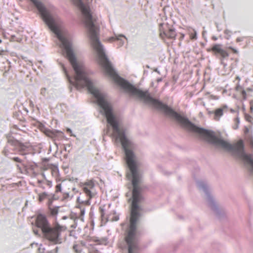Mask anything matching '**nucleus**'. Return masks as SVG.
Wrapping results in <instances>:
<instances>
[{
  "instance_id": "obj_9",
  "label": "nucleus",
  "mask_w": 253,
  "mask_h": 253,
  "mask_svg": "<svg viewBox=\"0 0 253 253\" xmlns=\"http://www.w3.org/2000/svg\"><path fill=\"white\" fill-rule=\"evenodd\" d=\"M124 40H127V38L123 34H114V36L111 37L110 41H116L119 42L120 46H123L124 44Z\"/></svg>"
},
{
  "instance_id": "obj_2",
  "label": "nucleus",
  "mask_w": 253,
  "mask_h": 253,
  "mask_svg": "<svg viewBox=\"0 0 253 253\" xmlns=\"http://www.w3.org/2000/svg\"><path fill=\"white\" fill-rule=\"evenodd\" d=\"M81 12L84 22L87 29V34L91 44L95 50L99 64L102 67L104 73L118 84H131L120 77L113 68L107 57L103 45L99 40V28L95 17L91 12L89 4L92 0H72Z\"/></svg>"
},
{
  "instance_id": "obj_14",
  "label": "nucleus",
  "mask_w": 253,
  "mask_h": 253,
  "mask_svg": "<svg viewBox=\"0 0 253 253\" xmlns=\"http://www.w3.org/2000/svg\"><path fill=\"white\" fill-rule=\"evenodd\" d=\"M41 94L44 97H45L47 94V89L46 88H42L41 90Z\"/></svg>"
},
{
  "instance_id": "obj_23",
  "label": "nucleus",
  "mask_w": 253,
  "mask_h": 253,
  "mask_svg": "<svg viewBox=\"0 0 253 253\" xmlns=\"http://www.w3.org/2000/svg\"><path fill=\"white\" fill-rule=\"evenodd\" d=\"M245 39H247V38L246 37H239L236 39V42H238L244 41Z\"/></svg>"
},
{
  "instance_id": "obj_31",
  "label": "nucleus",
  "mask_w": 253,
  "mask_h": 253,
  "mask_svg": "<svg viewBox=\"0 0 253 253\" xmlns=\"http://www.w3.org/2000/svg\"><path fill=\"white\" fill-rule=\"evenodd\" d=\"M157 81H158V82H161V81H162V79H161V78L158 79L157 80Z\"/></svg>"
},
{
  "instance_id": "obj_19",
  "label": "nucleus",
  "mask_w": 253,
  "mask_h": 253,
  "mask_svg": "<svg viewBox=\"0 0 253 253\" xmlns=\"http://www.w3.org/2000/svg\"><path fill=\"white\" fill-rule=\"evenodd\" d=\"M73 250L76 253H80V250L79 249V246L78 245H74L73 246Z\"/></svg>"
},
{
  "instance_id": "obj_29",
  "label": "nucleus",
  "mask_w": 253,
  "mask_h": 253,
  "mask_svg": "<svg viewBox=\"0 0 253 253\" xmlns=\"http://www.w3.org/2000/svg\"><path fill=\"white\" fill-rule=\"evenodd\" d=\"M67 131L69 133H71L72 132V130L70 128H67Z\"/></svg>"
},
{
  "instance_id": "obj_34",
  "label": "nucleus",
  "mask_w": 253,
  "mask_h": 253,
  "mask_svg": "<svg viewBox=\"0 0 253 253\" xmlns=\"http://www.w3.org/2000/svg\"><path fill=\"white\" fill-rule=\"evenodd\" d=\"M155 72H158V73H159V72L158 71V70H157V69H156L155 70Z\"/></svg>"
},
{
  "instance_id": "obj_3",
  "label": "nucleus",
  "mask_w": 253,
  "mask_h": 253,
  "mask_svg": "<svg viewBox=\"0 0 253 253\" xmlns=\"http://www.w3.org/2000/svg\"><path fill=\"white\" fill-rule=\"evenodd\" d=\"M36 225L42 230L43 237L54 244H59L62 242L61 233L66 230V228L56 223L51 226L46 217L40 214L36 218Z\"/></svg>"
},
{
  "instance_id": "obj_18",
  "label": "nucleus",
  "mask_w": 253,
  "mask_h": 253,
  "mask_svg": "<svg viewBox=\"0 0 253 253\" xmlns=\"http://www.w3.org/2000/svg\"><path fill=\"white\" fill-rule=\"evenodd\" d=\"M84 210H81L80 211V215L79 216V218L82 220V221H84Z\"/></svg>"
},
{
  "instance_id": "obj_12",
  "label": "nucleus",
  "mask_w": 253,
  "mask_h": 253,
  "mask_svg": "<svg viewBox=\"0 0 253 253\" xmlns=\"http://www.w3.org/2000/svg\"><path fill=\"white\" fill-rule=\"evenodd\" d=\"M50 213L52 215H55L57 214V213L58 212V209L57 208L50 209Z\"/></svg>"
},
{
  "instance_id": "obj_22",
  "label": "nucleus",
  "mask_w": 253,
  "mask_h": 253,
  "mask_svg": "<svg viewBox=\"0 0 253 253\" xmlns=\"http://www.w3.org/2000/svg\"><path fill=\"white\" fill-rule=\"evenodd\" d=\"M228 48L229 49H230L233 52V53H234L235 54H237L238 53V51L236 49H235L231 46L228 47Z\"/></svg>"
},
{
  "instance_id": "obj_36",
  "label": "nucleus",
  "mask_w": 253,
  "mask_h": 253,
  "mask_svg": "<svg viewBox=\"0 0 253 253\" xmlns=\"http://www.w3.org/2000/svg\"><path fill=\"white\" fill-rule=\"evenodd\" d=\"M34 232H35V233L36 234H38V232H37V231H36H36H34Z\"/></svg>"
},
{
  "instance_id": "obj_4",
  "label": "nucleus",
  "mask_w": 253,
  "mask_h": 253,
  "mask_svg": "<svg viewBox=\"0 0 253 253\" xmlns=\"http://www.w3.org/2000/svg\"><path fill=\"white\" fill-rule=\"evenodd\" d=\"M160 36L162 38L165 37L173 39L176 36V32L172 28H170L167 24L161 23L159 25Z\"/></svg>"
},
{
  "instance_id": "obj_20",
  "label": "nucleus",
  "mask_w": 253,
  "mask_h": 253,
  "mask_svg": "<svg viewBox=\"0 0 253 253\" xmlns=\"http://www.w3.org/2000/svg\"><path fill=\"white\" fill-rule=\"evenodd\" d=\"M59 248L56 247L54 250L48 251V253H58Z\"/></svg>"
},
{
  "instance_id": "obj_35",
  "label": "nucleus",
  "mask_w": 253,
  "mask_h": 253,
  "mask_svg": "<svg viewBox=\"0 0 253 253\" xmlns=\"http://www.w3.org/2000/svg\"><path fill=\"white\" fill-rule=\"evenodd\" d=\"M54 144L56 145V146H57V144L56 142H54Z\"/></svg>"
},
{
  "instance_id": "obj_24",
  "label": "nucleus",
  "mask_w": 253,
  "mask_h": 253,
  "mask_svg": "<svg viewBox=\"0 0 253 253\" xmlns=\"http://www.w3.org/2000/svg\"><path fill=\"white\" fill-rule=\"evenodd\" d=\"M13 160L16 162L21 163V161L18 157H14Z\"/></svg>"
},
{
  "instance_id": "obj_6",
  "label": "nucleus",
  "mask_w": 253,
  "mask_h": 253,
  "mask_svg": "<svg viewBox=\"0 0 253 253\" xmlns=\"http://www.w3.org/2000/svg\"><path fill=\"white\" fill-rule=\"evenodd\" d=\"M208 51L213 52L215 55L217 54H219L222 59L229 56L228 53L226 50L222 49L221 48V45L219 44L213 45L211 49H209Z\"/></svg>"
},
{
  "instance_id": "obj_11",
  "label": "nucleus",
  "mask_w": 253,
  "mask_h": 253,
  "mask_svg": "<svg viewBox=\"0 0 253 253\" xmlns=\"http://www.w3.org/2000/svg\"><path fill=\"white\" fill-rule=\"evenodd\" d=\"M234 121L235 122V125L233 126V128L234 129H236L238 128V126H239V122H240L239 119L238 117L235 118L234 119Z\"/></svg>"
},
{
  "instance_id": "obj_30",
  "label": "nucleus",
  "mask_w": 253,
  "mask_h": 253,
  "mask_svg": "<svg viewBox=\"0 0 253 253\" xmlns=\"http://www.w3.org/2000/svg\"><path fill=\"white\" fill-rule=\"evenodd\" d=\"M236 79L239 82L240 81V78L238 76L236 77Z\"/></svg>"
},
{
  "instance_id": "obj_26",
  "label": "nucleus",
  "mask_w": 253,
  "mask_h": 253,
  "mask_svg": "<svg viewBox=\"0 0 253 253\" xmlns=\"http://www.w3.org/2000/svg\"><path fill=\"white\" fill-rule=\"evenodd\" d=\"M69 193H65V194H64V199H67V198H69Z\"/></svg>"
},
{
  "instance_id": "obj_13",
  "label": "nucleus",
  "mask_w": 253,
  "mask_h": 253,
  "mask_svg": "<svg viewBox=\"0 0 253 253\" xmlns=\"http://www.w3.org/2000/svg\"><path fill=\"white\" fill-rule=\"evenodd\" d=\"M47 196V193L44 192L39 195V201H42L44 198H45Z\"/></svg>"
},
{
  "instance_id": "obj_15",
  "label": "nucleus",
  "mask_w": 253,
  "mask_h": 253,
  "mask_svg": "<svg viewBox=\"0 0 253 253\" xmlns=\"http://www.w3.org/2000/svg\"><path fill=\"white\" fill-rule=\"evenodd\" d=\"M38 253H48V251L45 252L44 248L42 247V245H41L38 249Z\"/></svg>"
},
{
  "instance_id": "obj_37",
  "label": "nucleus",
  "mask_w": 253,
  "mask_h": 253,
  "mask_svg": "<svg viewBox=\"0 0 253 253\" xmlns=\"http://www.w3.org/2000/svg\"><path fill=\"white\" fill-rule=\"evenodd\" d=\"M38 182L40 183H41V182H42V181H40V180H39V181H38Z\"/></svg>"
},
{
  "instance_id": "obj_10",
  "label": "nucleus",
  "mask_w": 253,
  "mask_h": 253,
  "mask_svg": "<svg viewBox=\"0 0 253 253\" xmlns=\"http://www.w3.org/2000/svg\"><path fill=\"white\" fill-rule=\"evenodd\" d=\"M236 90L238 92L243 99H246V91L243 89V88L239 85V83L237 84L235 87Z\"/></svg>"
},
{
  "instance_id": "obj_33",
  "label": "nucleus",
  "mask_w": 253,
  "mask_h": 253,
  "mask_svg": "<svg viewBox=\"0 0 253 253\" xmlns=\"http://www.w3.org/2000/svg\"><path fill=\"white\" fill-rule=\"evenodd\" d=\"M42 176H43L44 178H45V175H44V173H42Z\"/></svg>"
},
{
  "instance_id": "obj_25",
  "label": "nucleus",
  "mask_w": 253,
  "mask_h": 253,
  "mask_svg": "<svg viewBox=\"0 0 253 253\" xmlns=\"http://www.w3.org/2000/svg\"><path fill=\"white\" fill-rule=\"evenodd\" d=\"M101 214L102 217L105 218V212L103 209L101 210Z\"/></svg>"
},
{
  "instance_id": "obj_28",
  "label": "nucleus",
  "mask_w": 253,
  "mask_h": 253,
  "mask_svg": "<svg viewBox=\"0 0 253 253\" xmlns=\"http://www.w3.org/2000/svg\"><path fill=\"white\" fill-rule=\"evenodd\" d=\"M250 145L253 148V140L252 139L250 140Z\"/></svg>"
},
{
  "instance_id": "obj_27",
  "label": "nucleus",
  "mask_w": 253,
  "mask_h": 253,
  "mask_svg": "<svg viewBox=\"0 0 253 253\" xmlns=\"http://www.w3.org/2000/svg\"><path fill=\"white\" fill-rule=\"evenodd\" d=\"M51 183H52L51 181H47V184L48 186L50 187L51 186Z\"/></svg>"
},
{
  "instance_id": "obj_16",
  "label": "nucleus",
  "mask_w": 253,
  "mask_h": 253,
  "mask_svg": "<svg viewBox=\"0 0 253 253\" xmlns=\"http://www.w3.org/2000/svg\"><path fill=\"white\" fill-rule=\"evenodd\" d=\"M107 220H111V221H118L119 220V217L118 216H115L112 218L110 217H107Z\"/></svg>"
},
{
  "instance_id": "obj_21",
  "label": "nucleus",
  "mask_w": 253,
  "mask_h": 253,
  "mask_svg": "<svg viewBox=\"0 0 253 253\" xmlns=\"http://www.w3.org/2000/svg\"><path fill=\"white\" fill-rule=\"evenodd\" d=\"M56 191L57 192L61 191V184H57L56 186Z\"/></svg>"
},
{
  "instance_id": "obj_1",
  "label": "nucleus",
  "mask_w": 253,
  "mask_h": 253,
  "mask_svg": "<svg viewBox=\"0 0 253 253\" xmlns=\"http://www.w3.org/2000/svg\"><path fill=\"white\" fill-rule=\"evenodd\" d=\"M37 8L40 15L48 28L55 35L63 48V54L69 60L74 74L70 76L64 66L60 65L70 84H93L87 77L84 66L77 61L74 52L72 42L69 36L61 30V21L54 8L46 7L40 0H30Z\"/></svg>"
},
{
  "instance_id": "obj_7",
  "label": "nucleus",
  "mask_w": 253,
  "mask_h": 253,
  "mask_svg": "<svg viewBox=\"0 0 253 253\" xmlns=\"http://www.w3.org/2000/svg\"><path fill=\"white\" fill-rule=\"evenodd\" d=\"M228 110V107L226 105H223L221 106L220 108L216 109L213 112H209L210 114H214V120L215 121H218L220 120V118L223 115V113L224 112H227Z\"/></svg>"
},
{
  "instance_id": "obj_32",
  "label": "nucleus",
  "mask_w": 253,
  "mask_h": 253,
  "mask_svg": "<svg viewBox=\"0 0 253 253\" xmlns=\"http://www.w3.org/2000/svg\"><path fill=\"white\" fill-rule=\"evenodd\" d=\"M228 32H229V31H228V30H226V31L224 32V33H225V34H228Z\"/></svg>"
},
{
  "instance_id": "obj_38",
  "label": "nucleus",
  "mask_w": 253,
  "mask_h": 253,
  "mask_svg": "<svg viewBox=\"0 0 253 253\" xmlns=\"http://www.w3.org/2000/svg\"><path fill=\"white\" fill-rule=\"evenodd\" d=\"M1 42V40L0 39V42Z\"/></svg>"
},
{
  "instance_id": "obj_8",
  "label": "nucleus",
  "mask_w": 253,
  "mask_h": 253,
  "mask_svg": "<svg viewBox=\"0 0 253 253\" xmlns=\"http://www.w3.org/2000/svg\"><path fill=\"white\" fill-rule=\"evenodd\" d=\"M46 134L48 137H51L54 141L56 140H60L64 137V133L58 130L51 131L50 130H47Z\"/></svg>"
},
{
  "instance_id": "obj_5",
  "label": "nucleus",
  "mask_w": 253,
  "mask_h": 253,
  "mask_svg": "<svg viewBox=\"0 0 253 253\" xmlns=\"http://www.w3.org/2000/svg\"><path fill=\"white\" fill-rule=\"evenodd\" d=\"M94 184L93 181L89 180L86 182L83 185V189L84 193L89 197V199L92 198L95 195L94 190Z\"/></svg>"
},
{
  "instance_id": "obj_17",
  "label": "nucleus",
  "mask_w": 253,
  "mask_h": 253,
  "mask_svg": "<svg viewBox=\"0 0 253 253\" xmlns=\"http://www.w3.org/2000/svg\"><path fill=\"white\" fill-rule=\"evenodd\" d=\"M197 34L194 30H193L192 32H191V39H196Z\"/></svg>"
}]
</instances>
